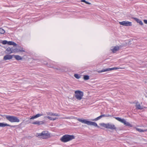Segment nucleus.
I'll list each match as a JSON object with an SVG mask.
<instances>
[{"label":"nucleus","instance_id":"31","mask_svg":"<svg viewBox=\"0 0 147 147\" xmlns=\"http://www.w3.org/2000/svg\"><path fill=\"white\" fill-rule=\"evenodd\" d=\"M144 23L146 24H147V20H144Z\"/></svg>","mask_w":147,"mask_h":147},{"label":"nucleus","instance_id":"34","mask_svg":"<svg viewBox=\"0 0 147 147\" xmlns=\"http://www.w3.org/2000/svg\"><path fill=\"white\" fill-rule=\"evenodd\" d=\"M107 116H106V117H109V116H110L111 115H107Z\"/></svg>","mask_w":147,"mask_h":147},{"label":"nucleus","instance_id":"38","mask_svg":"<svg viewBox=\"0 0 147 147\" xmlns=\"http://www.w3.org/2000/svg\"><path fill=\"white\" fill-rule=\"evenodd\" d=\"M52 67V66H51V67Z\"/></svg>","mask_w":147,"mask_h":147},{"label":"nucleus","instance_id":"9","mask_svg":"<svg viewBox=\"0 0 147 147\" xmlns=\"http://www.w3.org/2000/svg\"><path fill=\"white\" fill-rule=\"evenodd\" d=\"M118 69V68L116 67H114L111 68H108L105 69H102L101 70H100L98 71V72L99 73H100L105 71H109L112 70L114 69Z\"/></svg>","mask_w":147,"mask_h":147},{"label":"nucleus","instance_id":"8","mask_svg":"<svg viewBox=\"0 0 147 147\" xmlns=\"http://www.w3.org/2000/svg\"><path fill=\"white\" fill-rule=\"evenodd\" d=\"M18 50V49L17 48H16L15 49H12L8 47L6 49V51H7V53L8 54H10L12 53L17 52Z\"/></svg>","mask_w":147,"mask_h":147},{"label":"nucleus","instance_id":"19","mask_svg":"<svg viewBox=\"0 0 147 147\" xmlns=\"http://www.w3.org/2000/svg\"><path fill=\"white\" fill-rule=\"evenodd\" d=\"M13 57L18 60H21L22 59V58L19 55H13Z\"/></svg>","mask_w":147,"mask_h":147},{"label":"nucleus","instance_id":"23","mask_svg":"<svg viewBox=\"0 0 147 147\" xmlns=\"http://www.w3.org/2000/svg\"><path fill=\"white\" fill-rule=\"evenodd\" d=\"M47 118L51 120H55L58 119V118L57 117H56L55 118H52V117L49 116H47L46 117Z\"/></svg>","mask_w":147,"mask_h":147},{"label":"nucleus","instance_id":"16","mask_svg":"<svg viewBox=\"0 0 147 147\" xmlns=\"http://www.w3.org/2000/svg\"><path fill=\"white\" fill-rule=\"evenodd\" d=\"M47 114L48 115H49L50 116H59V115L58 114H57L56 113H52L51 112H47Z\"/></svg>","mask_w":147,"mask_h":147},{"label":"nucleus","instance_id":"10","mask_svg":"<svg viewBox=\"0 0 147 147\" xmlns=\"http://www.w3.org/2000/svg\"><path fill=\"white\" fill-rule=\"evenodd\" d=\"M13 57V55H5L3 57V59L4 60H10Z\"/></svg>","mask_w":147,"mask_h":147},{"label":"nucleus","instance_id":"15","mask_svg":"<svg viewBox=\"0 0 147 147\" xmlns=\"http://www.w3.org/2000/svg\"><path fill=\"white\" fill-rule=\"evenodd\" d=\"M43 115L42 114H38L36 115H35L33 116L30 119H34L36 118L37 117H38L40 116Z\"/></svg>","mask_w":147,"mask_h":147},{"label":"nucleus","instance_id":"18","mask_svg":"<svg viewBox=\"0 0 147 147\" xmlns=\"http://www.w3.org/2000/svg\"><path fill=\"white\" fill-rule=\"evenodd\" d=\"M133 19L136 21L138 23H139L140 25H143V23L140 20L135 18H133Z\"/></svg>","mask_w":147,"mask_h":147},{"label":"nucleus","instance_id":"7","mask_svg":"<svg viewBox=\"0 0 147 147\" xmlns=\"http://www.w3.org/2000/svg\"><path fill=\"white\" fill-rule=\"evenodd\" d=\"M120 25L125 26H129L132 25V23L131 22L127 21H123L119 22Z\"/></svg>","mask_w":147,"mask_h":147},{"label":"nucleus","instance_id":"5","mask_svg":"<svg viewBox=\"0 0 147 147\" xmlns=\"http://www.w3.org/2000/svg\"><path fill=\"white\" fill-rule=\"evenodd\" d=\"M6 118L11 123L18 122L20 121L19 119L17 117L13 116L7 115L6 116Z\"/></svg>","mask_w":147,"mask_h":147},{"label":"nucleus","instance_id":"32","mask_svg":"<svg viewBox=\"0 0 147 147\" xmlns=\"http://www.w3.org/2000/svg\"><path fill=\"white\" fill-rule=\"evenodd\" d=\"M85 3H86L87 4H91L89 2H87L86 1Z\"/></svg>","mask_w":147,"mask_h":147},{"label":"nucleus","instance_id":"11","mask_svg":"<svg viewBox=\"0 0 147 147\" xmlns=\"http://www.w3.org/2000/svg\"><path fill=\"white\" fill-rule=\"evenodd\" d=\"M6 126H10L11 127H15V125H11L7 123H0V127H4Z\"/></svg>","mask_w":147,"mask_h":147},{"label":"nucleus","instance_id":"33","mask_svg":"<svg viewBox=\"0 0 147 147\" xmlns=\"http://www.w3.org/2000/svg\"><path fill=\"white\" fill-rule=\"evenodd\" d=\"M81 1L82 2H84L85 3L86 1L85 0H81Z\"/></svg>","mask_w":147,"mask_h":147},{"label":"nucleus","instance_id":"3","mask_svg":"<svg viewBox=\"0 0 147 147\" xmlns=\"http://www.w3.org/2000/svg\"><path fill=\"white\" fill-rule=\"evenodd\" d=\"M100 125L105 128L110 129L111 130H115L116 129L115 125L112 123H107L105 124L104 123H100Z\"/></svg>","mask_w":147,"mask_h":147},{"label":"nucleus","instance_id":"24","mask_svg":"<svg viewBox=\"0 0 147 147\" xmlns=\"http://www.w3.org/2000/svg\"><path fill=\"white\" fill-rule=\"evenodd\" d=\"M83 78L85 80H87L89 79V77L88 75H84V76Z\"/></svg>","mask_w":147,"mask_h":147},{"label":"nucleus","instance_id":"26","mask_svg":"<svg viewBox=\"0 0 147 147\" xmlns=\"http://www.w3.org/2000/svg\"><path fill=\"white\" fill-rule=\"evenodd\" d=\"M5 32V30L2 28H0V33L3 34Z\"/></svg>","mask_w":147,"mask_h":147},{"label":"nucleus","instance_id":"6","mask_svg":"<svg viewBox=\"0 0 147 147\" xmlns=\"http://www.w3.org/2000/svg\"><path fill=\"white\" fill-rule=\"evenodd\" d=\"M75 97L78 100H80L82 99L84 95L83 92L80 90H76L75 92Z\"/></svg>","mask_w":147,"mask_h":147},{"label":"nucleus","instance_id":"29","mask_svg":"<svg viewBox=\"0 0 147 147\" xmlns=\"http://www.w3.org/2000/svg\"><path fill=\"white\" fill-rule=\"evenodd\" d=\"M74 76L77 79H78L80 78V76L78 74H75L74 75Z\"/></svg>","mask_w":147,"mask_h":147},{"label":"nucleus","instance_id":"1","mask_svg":"<svg viewBox=\"0 0 147 147\" xmlns=\"http://www.w3.org/2000/svg\"><path fill=\"white\" fill-rule=\"evenodd\" d=\"M75 138L74 135L66 134L63 135L60 139V140L63 142H66Z\"/></svg>","mask_w":147,"mask_h":147},{"label":"nucleus","instance_id":"28","mask_svg":"<svg viewBox=\"0 0 147 147\" xmlns=\"http://www.w3.org/2000/svg\"><path fill=\"white\" fill-rule=\"evenodd\" d=\"M25 51L24 50V49L23 48H21V49H18V51L17 52H25Z\"/></svg>","mask_w":147,"mask_h":147},{"label":"nucleus","instance_id":"14","mask_svg":"<svg viewBox=\"0 0 147 147\" xmlns=\"http://www.w3.org/2000/svg\"><path fill=\"white\" fill-rule=\"evenodd\" d=\"M123 123L126 126H129L130 127H132V125L129 122H127L125 119L124 120Z\"/></svg>","mask_w":147,"mask_h":147},{"label":"nucleus","instance_id":"30","mask_svg":"<svg viewBox=\"0 0 147 147\" xmlns=\"http://www.w3.org/2000/svg\"><path fill=\"white\" fill-rule=\"evenodd\" d=\"M101 115V116H101L102 118V117H106V116H107V115H104V114Z\"/></svg>","mask_w":147,"mask_h":147},{"label":"nucleus","instance_id":"37","mask_svg":"<svg viewBox=\"0 0 147 147\" xmlns=\"http://www.w3.org/2000/svg\"><path fill=\"white\" fill-rule=\"evenodd\" d=\"M0 116H2V115H1V114H0Z\"/></svg>","mask_w":147,"mask_h":147},{"label":"nucleus","instance_id":"20","mask_svg":"<svg viewBox=\"0 0 147 147\" xmlns=\"http://www.w3.org/2000/svg\"><path fill=\"white\" fill-rule=\"evenodd\" d=\"M136 130L137 131L140 132H144L147 131V129L144 130L139 128H136Z\"/></svg>","mask_w":147,"mask_h":147},{"label":"nucleus","instance_id":"27","mask_svg":"<svg viewBox=\"0 0 147 147\" xmlns=\"http://www.w3.org/2000/svg\"><path fill=\"white\" fill-rule=\"evenodd\" d=\"M101 116H101V115H100L99 116V117H97L95 119L92 120H93V121H97V120H98L100 119L101 118H102Z\"/></svg>","mask_w":147,"mask_h":147},{"label":"nucleus","instance_id":"12","mask_svg":"<svg viewBox=\"0 0 147 147\" xmlns=\"http://www.w3.org/2000/svg\"><path fill=\"white\" fill-rule=\"evenodd\" d=\"M33 124L37 125H40L43 124L44 123V122L43 121H36L35 122H33L32 123Z\"/></svg>","mask_w":147,"mask_h":147},{"label":"nucleus","instance_id":"25","mask_svg":"<svg viewBox=\"0 0 147 147\" xmlns=\"http://www.w3.org/2000/svg\"><path fill=\"white\" fill-rule=\"evenodd\" d=\"M8 42L6 40H1V43L3 45H6V44H8Z\"/></svg>","mask_w":147,"mask_h":147},{"label":"nucleus","instance_id":"36","mask_svg":"<svg viewBox=\"0 0 147 147\" xmlns=\"http://www.w3.org/2000/svg\"><path fill=\"white\" fill-rule=\"evenodd\" d=\"M11 49H14L13 47H12L11 48Z\"/></svg>","mask_w":147,"mask_h":147},{"label":"nucleus","instance_id":"22","mask_svg":"<svg viewBox=\"0 0 147 147\" xmlns=\"http://www.w3.org/2000/svg\"><path fill=\"white\" fill-rule=\"evenodd\" d=\"M115 118L118 121L121 122L122 123L124 120V119H121L119 117H115Z\"/></svg>","mask_w":147,"mask_h":147},{"label":"nucleus","instance_id":"13","mask_svg":"<svg viewBox=\"0 0 147 147\" xmlns=\"http://www.w3.org/2000/svg\"><path fill=\"white\" fill-rule=\"evenodd\" d=\"M136 104V107L137 109H143L142 107L140 106V103L138 102H135Z\"/></svg>","mask_w":147,"mask_h":147},{"label":"nucleus","instance_id":"4","mask_svg":"<svg viewBox=\"0 0 147 147\" xmlns=\"http://www.w3.org/2000/svg\"><path fill=\"white\" fill-rule=\"evenodd\" d=\"M36 136L39 137L41 136V138L43 139H46L50 137V134L47 131H42L41 133H37Z\"/></svg>","mask_w":147,"mask_h":147},{"label":"nucleus","instance_id":"35","mask_svg":"<svg viewBox=\"0 0 147 147\" xmlns=\"http://www.w3.org/2000/svg\"><path fill=\"white\" fill-rule=\"evenodd\" d=\"M0 43H1V40H0ZM0 46H1V45H0Z\"/></svg>","mask_w":147,"mask_h":147},{"label":"nucleus","instance_id":"2","mask_svg":"<svg viewBox=\"0 0 147 147\" xmlns=\"http://www.w3.org/2000/svg\"><path fill=\"white\" fill-rule=\"evenodd\" d=\"M78 120L80 122L86 124L88 125H93L95 127H97L98 128L99 127L95 122L89 121L87 119H78Z\"/></svg>","mask_w":147,"mask_h":147},{"label":"nucleus","instance_id":"17","mask_svg":"<svg viewBox=\"0 0 147 147\" xmlns=\"http://www.w3.org/2000/svg\"><path fill=\"white\" fill-rule=\"evenodd\" d=\"M119 49V47L118 46H116L115 47L111 49L113 53H115L117 51H118Z\"/></svg>","mask_w":147,"mask_h":147},{"label":"nucleus","instance_id":"21","mask_svg":"<svg viewBox=\"0 0 147 147\" xmlns=\"http://www.w3.org/2000/svg\"><path fill=\"white\" fill-rule=\"evenodd\" d=\"M8 45H12L14 46H16L17 45V44L13 41H8Z\"/></svg>","mask_w":147,"mask_h":147}]
</instances>
